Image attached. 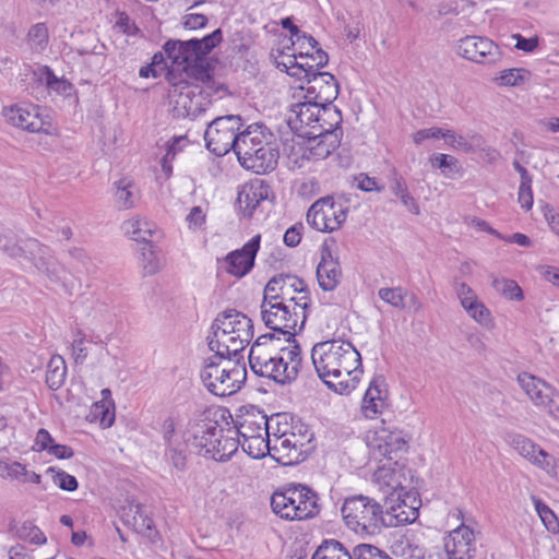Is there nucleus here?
<instances>
[{
    "label": "nucleus",
    "mask_w": 559,
    "mask_h": 559,
    "mask_svg": "<svg viewBox=\"0 0 559 559\" xmlns=\"http://www.w3.org/2000/svg\"><path fill=\"white\" fill-rule=\"evenodd\" d=\"M311 360L318 377L338 394H349L355 388L361 356L350 342L336 340L317 343L311 350Z\"/></svg>",
    "instance_id": "obj_1"
},
{
    "label": "nucleus",
    "mask_w": 559,
    "mask_h": 559,
    "mask_svg": "<svg viewBox=\"0 0 559 559\" xmlns=\"http://www.w3.org/2000/svg\"><path fill=\"white\" fill-rule=\"evenodd\" d=\"M302 362L298 343L283 346L275 333L260 335L249 353V365L253 373L272 379L275 383L287 385L294 382Z\"/></svg>",
    "instance_id": "obj_2"
},
{
    "label": "nucleus",
    "mask_w": 559,
    "mask_h": 559,
    "mask_svg": "<svg viewBox=\"0 0 559 559\" xmlns=\"http://www.w3.org/2000/svg\"><path fill=\"white\" fill-rule=\"evenodd\" d=\"M273 136L264 124L248 126L240 133V142L236 143V155L241 167L259 175L272 173L280 158Z\"/></svg>",
    "instance_id": "obj_3"
},
{
    "label": "nucleus",
    "mask_w": 559,
    "mask_h": 559,
    "mask_svg": "<svg viewBox=\"0 0 559 559\" xmlns=\"http://www.w3.org/2000/svg\"><path fill=\"white\" fill-rule=\"evenodd\" d=\"M276 419L285 429L282 433H273L271 457L283 466H293L307 459V447L313 438L309 426L300 418L286 413L276 414Z\"/></svg>",
    "instance_id": "obj_4"
},
{
    "label": "nucleus",
    "mask_w": 559,
    "mask_h": 559,
    "mask_svg": "<svg viewBox=\"0 0 559 559\" xmlns=\"http://www.w3.org/2000/svg\"><path fill=\"white\" fill-rule=\"evenodd\" d=\"M341 513L347 527L357 534L377 535L383 527L392 525L384 502L364 495L347 497Z\"/></svg>",
    "instance_id": "obj_5"
},
{
    "label": "nucleus",
    "mask_w": 559,
    "mask_h": 559,
    "mask_svg": "<svg viewBox=\"0 0 559 559\" xmlns=\"http://www.w3.org/2000/svg\"><path fill=\"white\" fill-rule=\"evenodd\" d=\"M272 511L286 521H307L319 515L318 493L307 485L288 484L271 496Z\"/></svg>",
    "instance_id": "obj_6"
},
{
    "label": "nucleus",
    "mask_w": 559,
    "mask_h": 559,
    "mask_svg": "<svg viewBox=\"0 0 559 559\" xmlns=\"http://www.w3.org/2000/svg\"><path fill=\"white\" fill-rule=\"evenodd\" d=\"M200 378L207 391L216 396L226 397L237 393L247 379L245 362L218 364L204 362Z\"/></svg>",
    "instance_id": "obj_7"
},
{
    "label": "nucleus",
    "mask_w": 559,
    "mask_h": 559,
    "mask_svg": "<svg viewBox=\"0 0 559 559\" xmlns=\"http://www.w3.org/2000/svg\"><path fill=\"white\" fill-rule=\"evenodd\" d=\"M242 119L238 115L217 117L207 123L204 132L206 148L216 156H224L230 151L236 154V143L240 142Z\"/></svg>",
    "instance_id": "obj_8"
},
{
    "label": "nucleus",
    "mask_w": 559,
    "mask_h": 559,
    "mask_svg": "<svg viewBox=\"0 0 559 559\" xmlns=\"http://www.w3.org/2000/svg\"><path fill=\"white\" fill-rule=\"evenodd\" d=\"M223 40V32L216 28L203 38H191L188 40L168 39L163 49L166 56L175 64H190L205 58Z\"/></svg>",
    "instance_id": "obj_9"
},
{
    "label": "nucleus",
    "mask_w": 559,
    "mask_h": 559,
    "mask_svg": "<svg viewBox=\"0 0 559 559\" xmlns=\"http://www.w3.org/2000/svg\"><path fill=\"white\" fill-rule=\"evenodd\" d=\"M348 207L337 205L331 195L317 200L307 212L308 224L323 233H332L341 228L346 221Z\"/></svg>",
    "instance_id": "obj_10"
},
{
    "label": "nucleus",
    "mask_w": 559,
    "mask_h": 559,
    "mask_svg": "<svg viewBox=\"0 0 559 559\" xmlns=\"http://www.w3.org/2000/svg\"><path fill=\"white\" fill-rule=\"evenodd\" d=\"M384 507L389 518H392L391 527L413 523L419 514V493L411 486L401 492L388 493L384 497Z\"/></svg>",
    "instance_id": "obj_11"
},
{
    "label": "nucleus",
    "mask_w": 559,
    "mask_h": 559,
    "mask_svg": "<svg viewBox=\"0 0 559 559\" xmlns=\"http://www.w3.org/2000/svg\"><path fill=\"white\" fill-rule=\"evenodd\" d=\"M211 331L221 332L223 336L237 335L239 344L246 348L254 335L252 320L236 309H227L217 314L211 325Z\"/></svg>",
    "instance_id": "obj_12"
},
{
    "label": "nucleus",
    "mask_w": 559,
    "mask_h": 559,
    "mask_svg": "<svg viewBox=\"0 0 559 559\" xmlns=\"http://www.w3.org/2000/svg\"><path fill=\"white\" fill-rule=\"evenodd\" d=\"M307 84L300 85V91L306 92L304 99L316 103H333L340 92L337 80L330 72L317 71L314 68L307 75Z\"/></svg>",
    "instance_id": "obj_13"
},
{
    "label": "nucleus",
    "mask_w": 559,
    "mask_h": 559,
    "mask_svg": "<svg viewBox=\"0 0 559 559\" xmlns=\"http://www.w3.org/2000/svg\"><path fill=\"white\" fill-rule=\"evenodd\" d=\"M261 319L264 325L285 336V342L288 344L297 343L295 340V329L299 320V312L293 311L290 305L276 306L274 309L269 307L261 311Z\"/></svg>",
    "instance_id": "obj_14"
},
{
    "label": "nucleus",
    "mask_w": 559,
    "mask_h": 559,
    "mask_svg": "<svg viewBox=\"0 0 559 559\" xmlns=\"http://www.w3.org/2000/svg\"><path fill=\"white\" fill-rule=\"evenodd\" d=\"M457 53L467 60L489 64L499 59L500 49L487 37L465 36L457 43Z\"/></svg>",
    "instance_id": "obj_15"
},
{
    "label": "nucleus",
    "mask_w": 559,
    "mask_h": 559,
    "mask_svg": "<svg viewBox=\"0 0 559 559\" xmlns=\"http://www.w3.org/2000/svg\"><path fill=\"white\" fill-rule=\"evenodd\" d=\"M260 242L261 236L255 235L240 249L229 252L224 258L226 272L238 278L246 276L254 266Z\"/></svg>",
    "instance_id": "obj_16"
},
{
    "label": "nucleus",
    "mask_w": 559,
    "mask_h": 559,
    "mask_svg": "<svg viewBox=\"0 0 559 559\" xmlns=\"http://www.w3.org/2000/svg\"><path fill=\"white\" fill-rule=\"evenodd\" d=\"M190 430L192 433V444L200 450H203L204 456L211 457L212 447L219 444V438L224 429L221 427L217 420L212 419L209 414L203 413L200 418L194 419L190 424Z\"/></svg>",
    "instance_id": "obj_17"
},
{
    "label": "nucleus",
    "mask_w": 559,
    "mask_h": 559,
    "mask_svg": "<svg viewBox=\"0 0 559 559\" xmlns=\"http://www.w3.org/2000/svg\"><path fill=\"white\" fill-rule=\"evenodd\" d=\"M444 550L448 559H481L473 530L463 524L444 538Z\"/></svg>",
    "instance_id": "obj_18"
},
{
    "label": "nucleus",
    "mask_w": 559,
    "mask_h": 559,
    "mask_svg": "<svg viewBox=\"0 0 559 559\" xmlns=\"http://www.w3.org/2000/svg\"><path fill=\"white\" fill-rule=\"evenodd\" d=\"M300 135L306 138L309 143L301 155V159L322 160L331 156L341 146L338 132L317 133L314 130H305Z\"/></svg>",
    "instance_id": "obj_19"
},
{
    "label": "nucleus",
    "mask_w": 559,
    "mask_h": 559,
    "mask_svg": "<svg viewBox=\"0 0 559 559\" xmlns=\"http://www.w3.org/2000/svg\"><path fill=\"white\" fill-rule=\"evenodd\" d=\"M411 471L397 461H388L374 472V480L390 489L388 493H397L408 488L412 483Z\"/></svg>",
    "instance_id": "obj_20"
},
{
    "label": "nucleus",
    "mask_w": 559,
    "mask_h": 559,
    "mask_svg": "<svg viewBox=\"0 0 559 559\" xmlns=\"http://www.w3.org/2000/svg\"><path fill=\"white\" fill-rule=\"evenodd\" d=\"M273 420V417L267 418L265 414H263L259 409H253L251 413H247L245 416L238 418L235 421V428L237 430L238 438H248L249 436H262L265 437L271 436L270 423Z\"/></svg>",
    "instance_id": "obj_21"
},
{
    "label": "nucleus",
    "mask_w": 559,
    "mask_h": 559,
    "mask_svg": "<svg viewBox=\"0 0 559 559\" xmlns=\"http://www.w3.org/2000/svg\"><path fill=\"white\" fill-rule=\"evenodd\" d=\"M218 334L217 331H211V335L207 336L209 349L213 352L214 355L206 358L204 362H210L211 360L218 364H223L224 360H226L225 362H227V365H231V362H242V352L245 347L240 345V347L233 348L225 340H219Z\"/></svg>",
    "instance_id": "obj_22"
},
{
    "label": "nucleus",
    "mask_w": 559,
    "mask_h": 559,
    "mask_svg": "<svg viewBox=\"0 0 559 559\" xmlns=\"http://www.w3.org/2000/svg\"><path fill=\"white\" fill-rule=\"evenodd\" d=\"M320 104L311 99H305L292 105V112L294 117L288 118V124L290 129L299 130L304 127H308V130H312V127L318 122V115L320 112Z\"/></svg>",
    "instance_id": "obj_23"
},
{
    "label": "nucleus",
    "mask_w": 559,
    "mask_h": 559,
    "mask_svg": "<svg viewBox=\"0 0 559 559\" xmlns=\"http://www.w3.org/2000/svg\"><path fill=\"white\" fill-rule=\"evenodd\" d=\"M269 186L263 185H249L242 187L238 192L237 205L239 211L246 217H251L253 212L259 206L261 201L267 198Z\"/></svg>",
    "instance_id": "obj_24"
},
{
    "label": "nucleus",
    "mask_w": 559,
    "mask_h": 559,
    "mask_svg": "<svg viewBox=\"0 0 559 559\" xmlns=\"http://www.w3.org/2000/svg\"><path fill=\"white\" fill-rule=\"evenodd\" d=\"M333 103L320 104L318 122L312 127L317 133L338 132L340 138L343 134L341 124L343 121L341 110L332 105Z\"/></svg>",
    "instance_id": "obj_25"
},
{
    "label": "nucleus",
    "mask_w": 559,
    "mask_h": 559,
    "mask_svg": "<svg viewBox=\"0 0 559 559\" xmlns=\"http://www.w3.org/2000/svg\"><path fill=\"white\" fill-rule=\"evenodd\" d=\"M3 116L12 126L28 132H40L43 130V121L37 115H33L17 105L4 108Z\"/></svg>",
    "instance_id": "obj_26"
},
{
    "label": "nucleus",
    "mask_w": 559,
    "mask_h": 559,
    "mask_svg": "<svg viewBox=\"0 0 559 559\" xmlns=\"http://www.w3.org/2000/svg\"><path fill=\"white\" fill-rule=\"evenodd\" d=\"M187 72L191 78L202 82L207 90L215 94L218 91H227V87L224 84L216 85L214 80V67L206 61L205 58L187 64Z\"/></svg>",
    "instance_id": "obj_27"
},
{
    "label": "nucleus",
    "mask_w": 559,
    "mask_h": 559,
    "mask_svg": "<svg viewBox=\"0 0 559 559\" xmlns=\"http://www.w3.org/2000/svg\"><path fill=\"white\" fill-rule=\"evenodd\" d=\"M0 248L11 258H28V254L34 255L36 250H40L41 243L33 238L19 243L14 237L0 234Z\"/></svg>",
    "instance_id": "obj_28"
},
{
    "label": "nucleus",
    "mask_w": 559,
    "mask_h": 559,
    "mask_svg": "<svg viewBox=\"0 0 559 559\" xmlns=\"http://www.w3.org/2000/svg\"><path fill=\"white\" fill-rule=\"evenodd\" d=\"M317 278L322 290H334L342 278V270L338 261L330 259L328 263L325 261L319 262L317 266Z\"/></svg>",
    "instance_id": "obj_29"
},
{
    "label": "nucleus",
    "mask_w": 559,
    "mask_h": 559,
    "mask_svg": "<svg viewBox=\"0 0 559 559\" xmlns=\"http://www.w3.org/2000/svg\"><path fill=\"white\" fill-rule=\"evenodd\" d=\"M384 383L383 377L374 378L367 389L364 399H362V412L366 417L373 418L376 415L380 414V407L383 406V396L381 384Z\"/></svg>",
    "instance_id": "obj_30"
},
{
    "label": "nucleus",
    "mask_w": 559,
    "mask_h": 559,
    "mask_svg": "<svg viewBox=\"0 0 559 559\" xmlns=\"http://www.w3.org/2000/svg\"><path fill=\"white\" fill-rule=\"evenodd\" d=\"M371 447L379 453V455L386 457L388 461L392 462V454L405 451L407 443L403 437L390 432L374 438L371 442Z\"/></svg>",
    "instance_id": "obj_31"
},
{
    "label": "nucleus",
    "mask_w": 559,
    "mask_h": 559,
    "mask_svg": "<svg viewBox=\"0 0 559 559\" xmlns=\"http://www.w3.org/2000/svg\"><path fill=\"white\" fill-rule=\"evenodd\" d=\"M126 233L129 234L133 240L152 245L155 237H159V230L153 222L146 219L128 221L124 223Z\"/></svg>",
    "instance_id": "obj_32"
},
{
    "label": "nucleus",
    "mask_w": 559,
    "mask_h": 559,
    "mask_svg": "<svg viewBox=\"0 0 559 559\" xmlns=\"http://www.w3.org/2000/svg\"><path fill=\"white\" fill-rule=\"evenodd\" d=\"M262 436H249L248 438H238L239 445H241L242 450L252 459H262L266 454L271 456L273 450L271 449L273 445V439L271 436L265 437Z\"/></svg>",
    "instance_id": "obj_33"
},
{
    "label": "nucleus",
    "mask_w": 559,
    "mask_h": 559,
    "mask_svg": "<svg viewBox=\"0 0 559 559\" xmlns=\"http://www.w3.org/2000/svg\"><path fill=\"white\" fill-rule=\"evenodd\" d=\"M518 381L536 406L545 403L547 392H545L544 389H546V391H550V389L544 381L526 372L520 373Z\"/></svg>",
    "instance_id": "obj_34"
},
{
    "label": "nucleus",
    "mask_w": 559,
    "mask_h": 559,
    "mask_svg": "<svg viewBox=\"0 0 559 559\" xmlns=\"http://www.w3.org/2000/svg\"><path fill=\"white\" fill-rule=\"evenodd\" d=\"M67 377V365L64 359L60 355H53L46 367V379L47 386L52 390H59L66 381Z\"/></svg>",
    "instance_id": "obj_35"
},
{
    "label": "nucleus",
    "mask_w": 559,
    "mask_h": 559,
    "mask_svg": "<svg viewBox=\"0 0 559 559\" xmlns=\"http://www.w3.org/2000/svg\"><path fill=\"white\" fill-rule=\"evenodd\" d=\"M133 511V527L134 530L148 538L152 543H156L160 539L158 531L155 528L154 521L144 513L141 504H135L130 508Z\"/></svg>",
    "instance_id": "obj_36"
},
{
    "label": "nucleus",
    "mask_w": 559,
    "mask_h": 559,
    "mask_svg": "<svg viewBox=\"0 0 559 559\" xmlns=\"http://www.w3.org/2000/svg\"><path fill=\"white\" fill-rule=\"evenodd\" d=\"M39 80L45 81L46 86L60 95H70L74 90L73 84L64 78H58L48 66L39 68Z\"/></svg>",
    "instance_id": "obj_37"
},
{
    "label": "nucleus",
    "mask_w": 559,
    "mask_h": 559,
    "mask_svg": "<svg viewBox=\"0 0 559 559\" xmlns=\"http://www.w3.org/2000/svg\"><path fill=\"white\" fill-rule=\"evenodd\" d=\"M349 551L336 539H325L311 559H349Z\"/></svg>",
    "instance_id": "obj_38"
},
{
    "label": "nucleus",
    "mask_w": 559,
    "mask_h": 559,
    "mask_svg": "<svg viewBox=\"0 0 559 559\" xmlns=\"http://www.w3.org/2000/svg\"><path fill=\"white\" fill-rule=\"evenodd\" d=\"M282 281L281 276L274 275L265 285L263 289V299L260 306L261 311L271 307L274 309L276 306H285L286 300L285 296L282 294H277V285Z\"/></svg>",
    "instance_id": "obj_39"
},
{
    "label": "nucleus",
    "mask_w": 559,
    "mask_h": 559,
    "mask_svg": "<svg viewBox=\"0 0 559 559\" xmlns=\"http://www.w3.org/2000/svg\"><path fill=\"white\" fill-rule=\"evenodd\" d=\"M508 443L519 452L523 457L532 461L539 447L531 439L520 433H510L507 437Z\"/></svg>",
    "instance_id": "obj_40"
},
{
    "label": "nucleus",
    "mask_w": 559,
    "mask_h": 559,
    "mask_svg": "<svg viewBox=\"0 0 559 559\" xmlns=\"http://www.w3.org/2000/svg\"><path fill=\"white\" fill-rule=\"evenodd\" d=\"M391 190L397 197L402 204L414 215L420 213V209L416 200L408 192L407 186L402 177H395L391 186Z\"/></svg>",
    "instance_id": "obj_41"
},
{
    "label": "nucleus",
    "mask_w": 559,
    "mask_h": 559,
    "mask_svg": "<svg viewBox=\"0 0 559 559\" xmlns=\"http://www.w3.org/2000/svg\"><path fill=\"white\" fill-rule=\"evenodd\" d=\"M239 439L225 438L224 432L219 438L218 447L213 445L211 451V459L217 462H226L238 450Z\"/></svg>",
    "instance_id": "obj_42"
},
{
    "label": "nucleus",
    "mask_w": 559,
    "mask_h": 559,
    "mask_svg": "<svg viewBox=\"0 0 559 559\" xmlns=\"http://www.w3.org/2000/svg\"><path fill=\"white\" fill-rule=\"evenodd\" d=\"M535 510L546 530L552 534L559 533V521L555 512L539 498L532 497Z\"/></svg>",
    "instance_id": "obj_43"
},
{
    "label": "nucleus",
    "mask_w": 559,
    "mask_h": 559,
    "mask_svg": "<svg viewBox=\"0 0 559 559\" xmlns=\"http://www.w3.org/2000/svg\"><path fill=\"white\" fill-rule=\"evenodd\" d=\"M531 72L524 68L503 70L496 80L503 86H521L530 80Z\"/></svg>",
    "instance_id": "obj_44"
},
{
    "label": "nucleus",
    "mask_w": 559,
    "mask_h": 559,
    "mask_svg": "<svg viewBox=\"0 0 559 559\" xmlns=\"http://www.w3.org/2000/svg\"><path fill=\"white\" fill-rule=\"evenodd\" d=\"M44 253V246L41 245L40 250H36L34 255L28 254L29 260L33 261L34 266L41 273H44L48 280L52 283L59 282V275L57 267L53 261L46 259L43 255L37 257V254Z\"/></svg>",
    "instance_id": "obj_45"
},
{
    "label": "nucleus",
    "mask_w": 559,
    "mask_h": 559,
    "mask_svg": "<svg viewBox=\"0 0 559 559\" xmlns=\"http://www.w3.org/2000/svg\"><path fill=\"white\" fill-rule=\"evenodd\" d=\"M115 403L95 402L91 409L93 419H98L104 428L111 427L115 421Z\"/></svg>",
    "instance_id": "obj_46"
},
{
    "label": "nucleus",
    "mask_w": 559,
    "mask_h": 559,
    "mask_svg": "<svg viewBox=\"0 0 559 559\" xmlns=\"http://www.w3.org/2000/svg\"><path fill=\"white\" fill-rule=\"evenodd\" d=\"M495 289L510 300H522L524 298L522 288L513 280L496 278L492 283Z\"/></svg>",
    "instance_id": "obj_47"
},
{
    "label": "nucleus",
    "mask_w": 559,
    "mask_h": 559,
    "mask_svg": "<svg viewBox=\"0 0 559 559\" xmlns=\"http://www.w3.org/2000/svg\"><path fill=\"white\" fill-rule=\"evenodd\" d=\"M186 450L187 447L181 442L166 445L165 455L177 471L182 472L187 468Z\"/></svg>",
    "instance_id": "obj_48"
},
{
    "label": "nucleus",
    "mask_w": 559,
    "mask_h": 559,
    "mask_svg": "<svg viewBox=\"0 0 559 559\" xmlns=\"http://www.w3.org/2000/svg\"><path fill=\"white\" fill-rule=\"evenodd\" d=\"M46 474H51L55 485L62 490L74 491L79 487L78 479L62 469L50 466L47 468Z\"/></svg>",
    "instance_id": "obj_49"
},
{
    "label": "nucleus",
    "mask_w": 559,
    "mask_h": 559,
    "mask_svg": "<svg viewBox=\"0 0 559 559\" xmlns=\"http://www.w3.org/2000/svg\"><path fill=\"white\" fill-rule=\"evenodd\" d=\"M116 199L119 205L123 209H130L134 205L132 182L126 178L115 182Z\"/></svg>",
    "instance_id": "obj_50"
},
{
    "label": "nucleus",
    "mask_w": 559,
    "mask_h": 559,
    "mask_svg": "<svg viewBox=\"0 0 559 559\" xmlns=\"http://www.w3.org/2000/svg\"><path fill=\"white\" fill-rule=\"evenodd\" d=\"M17 538L28 540L35 545H43L47 540L40 528L34 525L31 521H25L21 524V527L17 531Z\"/></svg>",
    "instance_id": "obj_51"
},
{
    "label": "nucleus",
    "mask_w": 559,
    "mask_h": 559,
    "mask_svg": "<svg viewBox=\"0 0 559 559\" xmlns=\"http://www.w3.org/2000/svg\"><path fill=\"white\" fill-rule=\"evenodd\" d=\"M430 162L432 167L439 168L447 176L460 170L459 160L452 155L436 154L430 158Z\"/></svg>",
    "instance_id": "obj_52"
},
{
    "label": "nucleus",
    "mask_w": 559,
    "mask_h": 559,
    "mask_svg": "<svg viewBox=\"0 0 559 559\" xmlns=\"http://www.w3.org/2000/svg\"><path fill=\"white\" fill-rule=\"evenodd\" d=\"M380 299L391 305L392 307L403 309L405 307L406 292L402 287H384L378 292Z\"/></svg>",
    "instance_id": "obj_53"
},
{
    "label": "nucleus",
    "mask_w": 559,
    "mask_h": 559,
    "mask_svg": "<svg viewBox=\"0 0 559 559\" xmlns=\"http://www.w3.org/2000/svg\"><path fill=\"white\" fill-rule=\"evenodd\" d=\"M349 554L352 559H383L386 555L383 550L370 544H359Z\"/></svg>",
    "instance_id": "obj_54"
},
{
    "label": "nucleus",
    "mask_w": 559,
    "mask_h": 559,
    "mask_svg": "<svg viewBox=\"0 0 559 559\" xmlns=\"http://www.w3.org/2000/svg\"><path fill=\"white\" fill-rule=\"evenodd\" d=\"M143 270L146 275H153L159 270V260L155 254L154 246L147 245L142 249Z\"/></svg>",
    "instance_id": "obj_55"
},
{
    "label": "nucleus",
    "mask_w": 559,
    "mask_h": 559,
    "mask_svg": "<svg viewBox=\"0 0 559 559\" xmlns=\"http://www.w3.org/2000/svg\"><path fill=\"white\" fill-rule=\"evenodd\" d=\"M298 57L300 60L308 61L310 64H313L317 71L325 67L329 62V55L320 47L314 48V52L312 53H310L309 50L305 52L300 51Z\"/></svg>",
    "instance_id": "obj_56"
},
{
    "label": "nucleus",
    "mask_w": 559,
    "mask_h": 559,
    "mask_svg": "<svg viewBox=\"0 0 559 559\" xmlns=\"http://www.w3.org/2000/svg\"><path fill=\"white\" fill-rule=\"evenodd\" d=\"M288 301L294 304L293 311L299 312V318L301 319V322H300V330H301L307 321L308 310L311 305L310 292L308 290V294H301V296L299 298L289 297Z\"/></svg>",
    "instance_id": "obj_57"
},
{
    "label": "nucleus",
    "mask_w": 559,
    "mask_h": 559,
    "mask_svg": "<svg viewBox=\"0 0 559 559\" xmlns=\"http://www.w3.org/2000/svg\"><path fill=\"white\" fill-rule=\"evenodd\" d=\"M442 138L445 140L447 144L452 146L453 148L461 150L462 152L469 153L473 151L472 144L462 135H457L452 130L443 131Z\"/></svg>",
    "instance_id": "obj_58"
},
{
    "label": "nucleus",
    "mask_w": 559,
    "mask_h": 559,
    "mask_svg": "<svg viewBox=\"0 0 559 559\" xmlns=\"http://www.w3.org/2000/svg\"><path fill=\"white\" fill-rule=\"evenodd\" d=\"M518 201L521 206L528 211L533 206V191H532V178L521 180L518 193Z\"/></svg>",
    "instance_id": "obj_59"
},
{
    "label": "nucleus",
    "mask_w": 559,
    "mask_h": 559,
    "mask_svg": "<svg viewBox=\"0 0 559 559\" xmlns=\"http://www.w3.org/2000/svg\"><path fill=\"white\" fill-rule=\"evenodd\" d=\"M276 276H281L282 277V281H280V284L283 283V284H287V287H288V290L292 289L293 292L295 293H298V294H308V285L306 284V282L296 276V275H292V274H277Z\"/></svg>",
    "instance_id": "obj_60"
},
{
    "label": "nucleus",
    "mask_w": 559,
    "mask_h": 559,
    "mask_svg": "<svg viewBox=\"0 0 559 559\" xmlns=\"http://www.w3.org/2000/svg\"><path fill=\"white\" fill-rule=\"evenodd\" d=\"M533 464L539 466L545 469L547 473H551L556 468V459H554L549 453L539 448L536 452L535 457L531 461Z\"/></svg>",
    "instance_id": "obj_61"
},
{
    "label": "nucleus",
    "mask_w": 559,
    "mask_h": 559,
    "mask_svg": "<svg viewBox=\"0 0 559 559\" xmlns=\"http://www.w3.org/2000/svg\"><path fill=\"white\" fill-rule=\"evenodd\" d=\"M476 322L484 326H490L492 323L491 313L489 309L483 304L479 302L474 307L472 312H467Z\"/></svg>",
    "instance_id": "obj_62"
},
{
    "label": "nucleus",
    "mask_w": 559,
    "mask_h": 559,
    "mask_svg": "<svg viewBox=\"0 0 559 559\" xmlns=\"http://www.w3.org/2000/svg\"><path fill=\"white\" fill-rule=\"evenodd\" d=\"M304 229V226L301 223L295 224L292 227H289L283 237V241L287 247L295 248L297 247L301 241V231Z\"/></svg>",
    "instance_id": "obj_63"
},
{
    "label": "nucleus",
    "mask_w": 559,
    "mask_h": 559,
    "mask_svg": "<svg viewBox=\"0 0 559 559\" xmlns=\"http://www.w3.org/2000/svg\"><path fill=\"white\" fill-rule=\"evenodd\" d=\"M540 211L551 230L559 235V213L548 203L540 205Z\"/></svg>",
    "instance_id": "obj_64"
}]
</instances>
